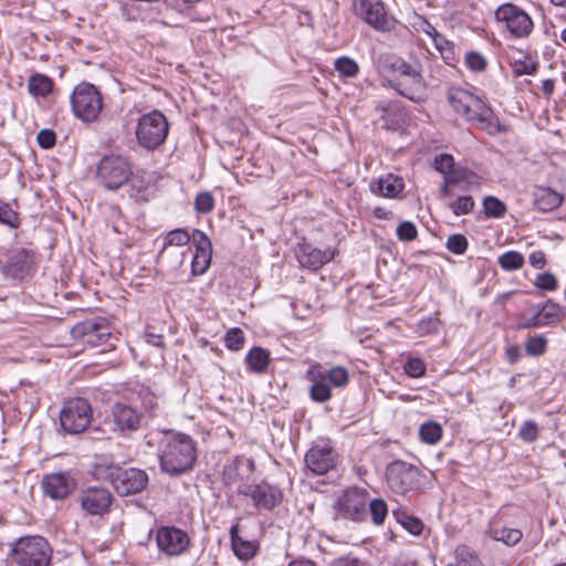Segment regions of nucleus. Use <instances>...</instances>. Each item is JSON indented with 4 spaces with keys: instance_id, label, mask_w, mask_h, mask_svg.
Returning <instances> with one entry per match:
<instances>
[{
    "instance_id": "obj_1",
    "label": "nucleus",
    "mask_w": 566,
    "mask_h": 566,
    "mask_svg": "<svg viewBox=\"0 0 566 566\" xmlns=\"http://www.w3.org/2000/svg\"><path fill=\"white\" fill-rule=\"evenodd\" d=\"M375 65L382 85L412 102L424 99L427 83L419 62L410 63L395 53L386 52L378 55Z\"/></svg>"
},
{
    "instance_id": "obj_2",
    "label": "nucleus",
    "mask_w": 566,
    "mask_h": 566,
    "mask_svg": "<svg viewBox=\"0 0 566 566\" xmlns=\"http://www.w3.org/2000/svg\"><path fill=\"white\" fill-rule=\"evenodd\" d=\"M448 103L451 108L471 125L494 135L502 130L499 118L479 96L462 87L448 91Z\"/></svg>"
},
{
    "instance_id": "obj_3",
    "label": "nucleus",
    "mask_w": 566,
    "mask_h": 566,
    "mask_svg": "<svg viewBox=\"0 0 566 566\" xmlns=\"http://www.w3.org/2000/svg\"><path fill=\"white\" fill-rule=\"evenodd\" d=\"M159 465L169 475H180L192 469L197 460L196 443L185 433H166L158 447Z\"/></svg>"
},
{
    "instance_id": "obj_4",
    "label": "nucleus",
    "mask_w": 566,
    "mask_h": 566,
    "mask_svg": "<svg viewBox=\"0 0 566 566\" xmlns=\"http://www.w3.org/2000/svg\"><path fill=\"white\" fill-rule=\"evenodd\" d=\"M306 378L312 384L311 399L319 403L332 398V388L344 389L349 382L348 370L343 366L326 369L321 364H313L306 371Z\"/></svg>"
},
{
    "instance_id": "obj_5",
    "label": "nucleus",
    "mask_w": 566,
    "mask_h": 566,
    "mask_svg": "<svg viewBox=\"0 0 566 566\" xmlns=\"http://www.w3.org/2000/svg\"><path fill=\"white\" fill-rule=\"evenodd\" d=\"M11 557L20 566H50L52 548L42 536H25L11 547Z\"/></svg>"
},
{
    "instance_id": "obj_6",
    "label": "nucleus",
    "mask_w": 566,
    "mask_h": 566,
    "mask_svg": "<svg viewBox=\"0 0 566 566\" xmlns=\"http://www.w3.org/2000/svg\"><path fill=\"white\" fill-rule=\"evenodd\" d=\"M168 133V120L166 116L157 109L140 116L135 129L137 144L146 150L159 148L165 143Z\"/></svg>"
},
{
    "instance_id": "obj_7",
    "label": "nucleus",
    "mask_w": 566,
    "mask_h": 566,
    "mask_svg": "<svg viewBox=\"0 0 566 566\" xmlns=\"http://www.w3.org/2000/svg\"><path fill=\"white\" fill-rule=\"evenodd\" d=\"M132 175L130 164L119 155L104 156L96 169L97 182L107 190L123 187Z\"/></svg>"
},
{
    "instance_id": "obj_8",
    "label": "nucleus",
    "mask_w": 566,
    "mask_h": 566,
    "mask_svg": "<svg viewBox=\"0 0 566 566\" xmlns=\"http://www.w3.org/2000/svg\"><path fill=\"white\" fill-rule=\"evenodd\" d=\"M74 115L83 122L95 120L103 107V101L96 87L90 83L78 84L71 96Z\"/></svg>"
},
{
    "instance_id": "obj_9",
    "label": "nucleus",
    "mask_w": 566,
    "mask_h": 566,
    "mask_svg": "<svg viewBox=\"0 0 566 566\" xmlns=\"http://www.w3.org/2000/svg\"><path fill=\"white\" fill-rule=\"evenodd\" d=\"M111 431L119 437H130L143 428L144 415L127 402H115L108 416Z\"/></svg>"
},
{
    "instance_id": "obj_10",
    "label": "nucleus",
    "mask_w": 566,
    "mask_h": 566,
    "mask_svg": "<svg viewBox=\"0 0 566 566\" xmlns=\"http://www.w3.org/2000/svg\"><path fill=\"white\" fill-rule=\"evenodd\" d=\"M386 481L392 492L405 494L420 488L421 472L412 464L396 460L386 468Z\"/></svg>"
},
{
    "instance_id": "obj_11",
    "label": "nucleus",
    "mask_w": 566,
    "mask_h": 566,
    "mask_svg": "<svg viewBox=\"0 0 566 566\" xmlns=\"http://www.w3.org/2000/svg\"><path fill=\"white\" fill-rule=\"evenodd\" d=\"M92 416V407L88 401L76 397L64 403L60 412V422L65 432L77 434L88 427Z\"/></svg>"
},
{
    "instance_id": "obj_12",
    "label": "nucleus",
    "mask_w": 566,
    "mask_h": 566,
    "mask_svg": "<svg viewBox=\"0 0 566 566\" xmlns=\"http://www.w3.org/2000/svg\"><path fill=\"white\" fill-rule=\"evenodd\" d=\"M368 491L361 488H349L345 490L336 500L334 509L336 516L360 522L367 514Z\"/></svg>"
},
{
    "instance_id": "obj_13",
    "label": "nucleus",
    "mask_w": 566,
    "mask_h": 566,
    "mask_svg": "<svg viewBox=\"0 0 566 566\" xmlns=\"http://www.w3.org/2000/svg\"><path fill=\"white\" fill-rule=\"evenodd\" d=\"M108 478L120 496L139 493L148 483L146 472L136 468L111 467Z\"/></svg>"
},
{
    "instance_id": "obj_14",
    "label": "nucleus",
    "mask_w": 566,
    "mask_h": 566,
    "mask_svg": "<svg viewBox=\"0 0 566 566\" xmlns=\"http://www.w3.org/2000/svg\"><path fill=\"white\" fill-rule=\"evenodd\" d=\"M354 11L357 17L380 32H390L396 27V20L389 17L379 0H354Z\"/></svg>"
},
{
    "instance_id": "obj_15",
    "label": "nucleus",
    "mask_w": 566,
    "mask_h": 566,
    "mask_svg": "<svg viewBox=\"0 0 566 566\" xmlns=\"http://www.w3.org/2000/svg\"><path fill=\"white\" fill-rule=\"evenodd\" d=\"M158 549L167 556L185 554L191 544L190 536L175 526H160L156 532Z\"/></svg>"
},
{
    "instance_id": "obj_16",
    "label": "nucleus",
    "mask_w": 566,
    "mask_h": 566,
    "mask_svg": "<svg viewBox=\"0 0 566 566\" xmlns=\"http://www.w3.org/2000/svg\"><path fill=\"white\" fill-rule=\"evenodd\" d=\"M74 339H82L85 344L96 347L108 340L111 328L105 318H92L77 323L71 329Z\"/></svg>"
},
{
    "instance_id": "obj_17",
    "label": "nucleus",
    "mask_w": 566,
    "mask_h": 566,
    "mask_svg": "<svg viewBox=\"0 0 566 566\" xmlns=\"http://www.w3.org/2000/svg\"><path fill=\"white\" fill-rule=\"evenodd\" d=\"M495 18L499 22H504L507 30L517 38L527 36L533 30V21L530 15L512 3L499 7Z\"/></svg>"
},
{
    "instance_id": "obj_18",
    "label": "nucleus",
    "mask_w": 566,
    "mask_h": 566,
    "mask_svg": "<svg viewBox=\"0 0 566 566\" xmlns=\"http://www.w3.org/2000/svg\"><path fill=\"white\" fill-rule=\"evenodd\" d=\"M80 503L83 511L90 515H104L109 511L113 495L103 486H88L80 494Z\"/></svg>"
},
{
    "instance_id": "obj_19",
    "label": "nucleus",
    "mask_w": 566,
    "mask_h": 566,
    "mask_svg": "<svg viewBox=\"0 0 566 566\" xmlns=\"http://www.w3.org/2000/svg\"><path fill=\"white\" fill-rule=\"evenodd\" d=\"M240 493L250 496L258 510H272L283 499L282 491L268 483L244 486Z\"/></svg>"
},
{
    "instance_id": "obj_20",
    "label": "nucleus",
    "mask_w": 566,
    "mask_h": 566,
    "mask_svg": "<svg viewBox=\"0 0 566 566\" xmlns=\"http://www.w3.org/2000/svg\"><path fill=\"white\" fill-rule=\"evenodd\" d=\"M33 263V255L25 249L11 251L2 265V273L12 280H23Z\"/></svg>"
},
{
    "instance_id": "obj_21",
    "label": "nucleus",
    "mask_w": 566,
    "mask_h": 566,
    "mask_svg": "<svg viewBox=\"0 0 566 566\" xmlns=\"http://www.w3.org/2000/svg\"><path fill=\"white\" fill-rule=\"evenodd\" d=\"M305 463L314 474H325L335 465V452L329 446H313L305 454Z\"/></svg>"
},
{
    "instance_id": "obj_22",
    "label": "nucleus",
    "mask_w": 566,
    "mask_h": 566,
    "mask_svg": "<svg viewBox=\"0 0 566 566\" xmlns=\"http://www.w3.org/2000/svg\"><path fill=\"white\" fill-rule=\"evenodd\" d=\"M42 486L48 496L54 500H61L66 497L74 490L75 482L69 473L57 472L45 475Z\"/></svg>"
},
{
    "instance_id": "obj_23",
    "label": "nucleus",
    "mask_w": 566,
    "mask_h": 566,
    "mask_svg": "<svg viewBox=\"0 0 566 566\" xmlns=\"http://www.w3.org/2000/svg\"><path fill=\"white\" fill-rule=\"evenodd\" d=\"M335 256V251L332 249L321 250L305 245L302 248L297 255L298 262L303 268L312 271L321 269L324 264L332 261Z\"/></svg>"
},
{
    "instance_id": "obj_24",
    "label": "nucleus",
    "mask_w": 566,
    "mask_h": 566,
    "mask_svg": "<svg viewBox=\"0 0 566 566\" xmlns=\"http://www.w3.org/2000/svg\"><path fill=\"white\" fill-rule=\"evenodd\" d=\"M533 201L537 210L547 212L562 205L563 195L548 187H536L533 192Z\"/></svg>"
},
{
    "instance_id": "obj_25",
    "label": "nucleus",
    "mask_w": 566,
    "mask_h": 566,
    "mask_svg": "<svg viewBox=\"0 0 566 566\" xmlns=\"http://www.w3.org/2000/svg\"><path fill=\"white\" fill-rule=\"evenodd\" d=\"M371 191L378 196L386 198H397L403 190L405 184L402 178L388 174L380 177L376 184L371 185Z\"/></svg>"
},
{
    "instance_id": "obj_26",
    "label": "nucleus",
    "mask_w": 566,
    "mask_h": 566,
    "mask_svg": "<svg viewBox=\"0 0 566 566\" xmlns=\"http://www.w3.org/2000/svg\"><path fill=\"white\" fill-rule=\"evenodd\" d=\"M230 538L233 553L239 559L248 560L255 555L258 551L256 542L244 541L241 536H239L238 524H234L230 527Z\"/></svg>"
},
{
    "instance_id": "obj_27",
    "label": "nucleus",
    "mask_w": 566,
    "mask_h": 566,
    "mask_svg": "<svg viewBox=\"0 0 566 566\" xmlns=\"http://www.w3.org/2000/svg\"><path fill=\"white\" fill-rule=\"evenodd\" d=\"M488 535L496 541L502 542L507 546H514L522 539V531L518 528H511L501 526L497 522L493 521L490 523Z\"/></svg>"
},
{
    "instance_id": "obj_28",
    "label": "nucleus",
    "mask_w": 566,
    "mask_h": 566,
    "mask_svg": "<svg viewBox=\"0 0 566 566\" xmlns=\"http://www.w3.org/2000/svg\"><path fill=\"white\" fill-rule=\"evenodd\" d=\"M539 318L542 322H546V325L562 322L566 317V310L553 300L546 301L542 305L536 307Z\"/></svg>"
},
{
    "instance_id": "obj_29",
    "label": "nucleus",
    "mask_w": 566,
    "mask_h": 566,
    "mask_svg": "<svg viewBox=\"0 0 566 566\" xmlns=\"http://www.w3.org/2000/svg\"><path fill=\"white\" fill-rule=\"evenodd\" d=\"M188 251L189 248H186V250L184 251L176 248L163 245L161 250L158 253V262L161 264H166L174 270H177L184 264Z\"/></svg>"
},
{
    "instance_id": "obj_30",
    "label": "nucleus",
    "mask_w": 566,
    "mask_h": 566,
    "mask_svg": "<svg viewBox=\"0 0 566 566\" xmlns=\"http://www.w3.org/2000/svg\"><path fill=\"white\" fill-rule=\"evenodd\" d=\"M270 361L269 352L261 347H253L245 357V363L253 373L265 371Z\"/></svg>"
},
{
    "instance_id": "obj_31",
    "label": "nucleus",
    "mask_w": 566,
    "mask_h": 566,
    "mask_svg": "<svg viewBox=\"0 0 566 566\" xmlns=\"http://www.w3.org/2000/svg\"><path fill=\"white\" fill-rule=\"evenodd\" d=\"M442 433L441 424L436 421L424 422L419 428L420 440L427 444L438 443L442 438Z\"/></svg>"
},
{
    "instance_id": "obj_32",
    "label": "nucleus",
    "mask_w": 566,
    "mask_h": 566,
    "mask_svg": "<svg viewBox=\"0 0 566 566\" xmlns=\"http://www.w3.org/2000/svg\"><path fill=\"white\" fill-rule=\"evenodd\" d=\"M52 80L43 74H34L28 81L29 92L34 96H45L52 91Z\"/></svg>"
},
{
    "instance_id": "obj_33",
    "label": "nucleus",
    "mask_w": 566,
    "mask_h": 566,
    "mask_svg": "<svg viewBox=\"0 0 566 566\" xmlns=\"http://www.w3.org/2000/svg\"><path fill=\"white\" fill-rule=\"evenodd\" d=\"M368 512L375 525H381L388 515V505L382 499L368 501Z\"/></svg>"
},
{
    "instance_id": "obj_34",
    "label": "nucleus",
    "mask_w": 566,
    "mask_h": 566,
    "mask_svg": "<svg viewBox=\"0 0 566 566\" xmlns=\"http://www.w3.org/2000/svg\"><path fill=\"white\" fill-rule=\"evenodd\" d=\"M506 210V205L496 197L488 196L483 200V211L486 217L502 218Z\"/></svg>"
},
{
    "instance_id": "obj_35",
    "label": "nucleus",
    "mask_w": 566,
    "mask_h": 566,
    "mask_svg": "<svg viewBox=\"0 0 566 566\" xmlns=\"http://www.w3.org/2000/svg\"><path fill=\"white\" fill-rule=\"evenodd\" d=\"M191 240L190 234L185 229H175L165 237L164 245L181 250L187 247Z\"/></svg>"
},
{
    "instance_id": "obj_36",
    "label": "nucleus",
    "mask_w": 566,
    "mask_h": 566,
    "mask_svg": "<svg viewBox=\"0 0 566 566\" xmlns=\"http://www.w3.org/2000/svg\"><path fill=\"white\" fill-rule=\"evenodd\" d=\"M458 566H481V562L474 552L465 546L460 545L454 551Z\"/></svg>"
},
{
    "instance_id": "obj_37",
    "label": "nucleus",
    "mask_w": 566,
    "mask_h": 566,
    "mask_svg": "<svg viewBox=\"0 0 566 566\" xmlns=\"http://www.w3.org/2000/svg\"><path fill=\"white\" fill-rule=\"evenodd\" d=\"M499 264L502 269L507 271L518 270L524 264V258L520 252L509 251L499 258Z\"/></svg>"
},
{
    "instance_id": "obj_38",
    "label": "nucleus",
    "mask_w": 566,
    "mask_h": 566,
    "mask_svg": "<svg viewBox=\"0 0 566 566\" xmlns=\"http://www.w3.org/2000/svg\"><path fill=\"white\" fill-rule=\"evenodd\" d=\"M335 70L343 76L354 77L359 72L357 62L348 56L338 57L334 63Z\"/></svg>"
},
{
    "instance_id": "obj_39",
    "label": "nucleus",
    "mask_w": 566,
    "mask_h": 566,
    "mask_svg": "<svg viewBox=\"0 0 566 566\" xmlns=\"http://www.w3.org/2000/svg\"><path fill=\"white\" fill-rule=\"evenodd\" d=\"M244 342V334L239 327L230 328L224 335L226 347L230 350H240Z\"/></svg>"
},
{
    "instance_id": "obj_40",
    "label": "nucleus",
    "mask_w": 566,
    "mask_h": 566,
    "mask_svg": "<svg viewBox=\"0 0 566 566\" xmlns=\"http://www.w3.org/2000/svg\"><path fill=\"white\" fill-rule=\"evenodd\" d=\"M0 223L17 229L20 226L18 212L12 210L9 203L0 200Z\"/></svg>"
},
{
    "instance_id": "obj_41",
    "label": "nucleus",
    "mask_w": 566,
    "mask_h": 566,
    "mask_svg": "<svg viewBox=\"0 0 566 566\" xmlns=\"http://www.w3.org/2000/svg\"><path fill=\"white\" fill-rule=\"evenodd\" d=\"M446 247L451 253L461 255L468 250L469 242L463 234L455 233L448 238Z\"/></svg>"
},
{
    "instance_id": "obj_42",
    "label": "nucleus",
    "mask_w": 566,
    "mask_h": 566,
    "mask_svg": "<svg viewBox=\"0 0 566 566\" xmlns=\"http://www.w3.org/2000/svg\"><path fill=\"white\" fill-rule=\"evenodd\" d=\"M475 202L471 196H461L450 203V209L455 216L469 214L473 211Z\"/></svg>"
},
{
    "instance_id": "obj_43",
    "label": "nucleus",
    "mask_w": 566,
    "mask_h": 566,
    "mask_svg": "<svg viewBox=\"0 0 566 566\" xmlns=\"http://www.w3.org/2000/svg\"><path fill=\"white\" fill-rule=\"evenodd\" d=\"M394 514L397 517V521L411 534L419 535L421 534L423 530L422 522L413 516H409L406 514L399 515L398 513L394 512Z\"/></svg>"
},
{
    "instance_id": "obj_44",
    "label": "nucleus",
    "mask_w": 566,
    "mask_h": 566,
    "mask_svg": "<svg viewBox=\"0 0 566 566\" xmlns=\"http://www.w3.org/2000/svg\"><path fill=\"white\" fill-rule=\"evenodd\" d=\"M518 437L524 442L532 443L538 438V426L534 420H526L518 430Z\"/></svg>"
},
{
    "instance_id": "obj_45",
    "label": "nucleus",
    "mask_w": 566,
    "mask_h": 566,
    "mask_svg": "<svg viewBox=\"0 0 566 566\" xmlns=\"http://www.w3.org/2000/svg\"><path fill=\"white\" fill-rule=\"evenodd\" d=\"M196 245V253H209L212 254V244L210 239L200 230H193L190 235Z\"/></svg>"
},
{
    "instance_id": "obj_46",
    "label": "nucleus",
    "mask_w": 566,
    "mask_h": 566,
    "mask_svg": "<svg viewBox=\"0 0 566 566\" xmlns=\"http://www.w3.org/2000/svg\"><path fill=\"white\" fill-rule=\"evenodd\" d=\"M526 353L531 356H541L546 350V338L542 335L530 337L526 346Z\"/></svg>"
},
{
    "instance_id": "obj_47",
    "label": "nucleus",
    "mask_w": 566,
    "mask_h": 566,
    "mask_svg": "<svg viewBox=\"0 0 566 566\" xmlns=\"http://www.w3.org/2000/svg\"><path fill=\"white\" fill-rule=\"evenodd\" d=\"M211 255L209 253H196L191 261V271L193 275L203 274L211 262Z\"/></svg>"
},
{
    "instance_id": "obj_48",
    "label": "nucleus",
    "mask_w": 566,
    "mask_h": 566,
    "mask_svg": "<svg viewBox=\"0 0 566 566\" xmlns=\"http://www.w3.org/2000/svg\"><path fill=\"white\" fill-rule=\"evenodd\" d=\"M396 234L400 241H412L417 238L418 230L413 222L403 221L397 227Z\"/></svg>"
},
{
    "instance_id": "obj_49",
    "label": "nucleus",
    "mask_w": 566,
    "mask_h": 566,
    "mask_svg": "<svg viewBox=\"0 0 566 566\" xmlns=\"http://www.w3.org/2000/svg\"><path fill=\"white\" fill-rule=\"evenodd\" d=\"M214 199L210 192H200L195 200V208L200 213H208L213 209Z\"/></svg>"
},
{
    "instance_id": "obj_50",
    "label": "nucleus",
    "mask_w": 566,
    "mask_h": 566,
    "mask_svg": "<svg viewBox=\"0 0 566 566\" xmlns=\"http://www.w3.org/2000/svg\"><path fill=\"white\" fill-rule=\"evenodd\" d=\"M433 165L436 170L444 176L450 172L454 166V159L449 154H440L434 157Z\"/></svg>"
},
{
    "instance_id": "obj_51",
    "label": "nucleus",
    "mask_w": 566,
    "mask_h": 566,
    "mask_svg": "<svg viewBox=\"0 0 566 566\" xmlns=\"http://www.w3.org/2000/svg\"><path fill=\"white\" fill-rule=\"evenodd\" d=\"M465 64L474 72H482L485 70L488 62L482 54L470 52L467 54Z\"/></svg>"
},
{
    "instance_id": "obj_52",
    "label": "nucleus",
    "mask_w": 566,
    "mask_h": 566,
    "mask_svg": "<svg viewBox=\"0 0 566 566\" xmlns=\"http://www.w3.org/2000/svg\"><path fill=\"white\" fill-rule=\"evenodd\" d=\"M535 285L544 291H555L557 289V280L552 273H541L536 277Z\"/></svg>"
},
{
    "instance_id": "obj_53",
    "label": "nucleus",
    "mask_w": 566,
    "mask_h": 566,
    "mask_svg": "<svg viewBox=\"0 0 566 566\" xmlns=\"http://www.w3.org/2000/svg\"><path fill=\"white\" fill-rule=\"evenodd\" d=\"M405 371L410 377H420L426 371L424 363L420 358H410L405 365Z\"/></svg>"
},
{
    "instance_id": "obj_54",
    "label": "nucleus",
    "mask_w": 566,
    "mask_h": 566,
    "mask_svg": "<svg viewBox=\"0 0 566 566\" xmlns=\"http://www.w3.org/2000/svg\"><path fill=\"white\" fill-rule=\"evenodd\" d=\"M36 140L42 148L49 149L55 145L56 138L53 130L42 129L38 133Z\"/></svg>"
},
{
    "instance_id": "obj_55",
    "label": "nucleus",
    "mask_w": 566,
    "mask_h": 566,
    "mask_svg": "<svg viewBox=\"0 0 566 566\" xmlns=\"http://www.w3.org/2000/svg\"><path fill=\"white\" fill-rule=\"evenodd\" d=\"M546 326V322H542L537 310L531 316H524L518 324L520 328H536Z\"/></svg>"
},
{
    "instance_id": "obj_56",
    "label": "nucleus",
    "mask_w": 566,
    "mask_h": 566,
    "mask_svg": "<svg viewBox=\"0 0 566 566\" xmlns=\"http://www.w3.org/2000/svg\"><path fill=\"white\" fill-rule=\"evenodd\" d=\"M444 177L447 178V184H451L454 186V185L460 184L463 180H467L470 177V172L467 169H462V168L453 169L452 168V170L450 172H448Z\"/></svg>"
},
{
    "instance_id": "obj_57",
    "label": "nucleus",
    "mask_w": 566,
    "mask_h": 566,
    "mask_svg": "<svg viewBox=\"0 0 566 566\" xmlns=\"http://www.w3.org/2000/svg\"><path fill=\"white\" fill-rule=\"evenodd\" d=\"M515 75L533 74L536 71V64L532 61H518L513 65Z\"/></svg>"
},
{
    "instance_id": "obj_58",
    "label": "nucleus",
    "mask_w": 566,
    "mask_h": 566,
    "mask_svg": "<svg viewBox=\"0 0 566 566\" xmlns=\"http://www.w3.org/2000/svg\"><path fill=\"white\" fill-rule=\"evenodd\" d=\"M142 405L145 411L153 416L158 406V401L154 394L146 392L142 398Z\"/></svg>"
},
{
    "instance_id": "obj_59",
    "label": "nucleus",
    "mask_w": 566,
    "mask_h": 566,
    "mask_svg": "<svg viewBox=\"0 0 566 566\" xmlns=\"http://www.w3.org/2000/svg\"><path fill=\"white\" fill-rule=\"evenodd\" d=\"M528 262L535 269H543L546 265L545 253L541 250L532 252Z\"/></svg>"
},
{
    "instance_id": "obj_60",
    "label": "nucleus",
    "mask_w": 566,
    "mask_h": 566,
    "mask_svg": "<svg viewBox=\"0 0 566 566\" xmlns=\"http://www.w3.org/2000/svg\"><path fill=\"white\" fill-rule=\"evenodd\" d=\"M434 46L441 54H443L447 50L451 49V43L440 33L436 38L432 39Z\"/></svg>"
},
{
    "instance_id": "obj_61",
    "label": "nucleus",
    "mask_w": 566,
    "mask_h": 566,
    "mask_svg": "<svg viewBox=\"0 0 566 566\" xmlns=\"http://www.w3.org/2000/svg\"><path fill=\"white\" fill-rule=\"evenodd\" d=\"M144 338H145V342L147 344H150L153 346H156V347H163L164 346V337H163V335L154 334V333H150V332H146L144 334Z\"/></svg>"
},
{
    "instance_id": "obj_62",
    "label": "nucleus",
    "mask_w": 566,
    "mask_h": 566,
    "mask_svg": "<svg viewBox=\"0 0 566 566\" xmlns=\"http://www.w3.org/2000/svg\"><path fill=\"white\" fill-rule=\"evenodd\" d=\"M520 357H521V352L517 346H510L506 349V358L511 364L516 363Z\"/></svg>"
},
{
    "instance_id": "obj_63",
    "label": "nucleus",
    "mask_w": 566,
    "mask_h": 566,
    "mask_svg": "<svg viewBox=\"0 0 566 566\" xmlns=\"http://www.w3.org/2000/svg\"><path fill=\"white\" fill-rule=\"evenodd\" d=\"M421 31L429 35L431 39L438 35L437 29L427 20H423L421 23Z\"/></svg>"
},
{
    "instance_id": "obj_64",
    "label": "nucleus",
    "mask_w": 566,
    "mask_h": 566,
    "mask_svg": "<svg viewBox=\"0 0 566 566\" xmlns=\"http://www.w3.org/2000/svg\"><path fill=\"white\" fill-rule=\"evenodd\" d=\"M338 566H365V564L361 560H359L358 558L346 557V558H342L338 562Z\"/></svg>"
}]
</instances>
